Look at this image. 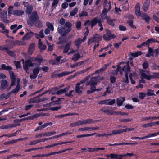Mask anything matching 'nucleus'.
I'll return each mask as SVG.
<instances>
[{
    "instance_id": "1",
    "label": "nucleus",
    "mask_w": 159,
    "mask_h": 159,
    "mask_svg": "<svg viewBox=\"0 0 159 159\" xmlns=\"http://www.w3.org/2000/svg\"><path fill=\"white\" fill-rule=\"evenodd\" d=\"M72 25L69 22H66L64 27L59 25L57 28L59 33L62 36H66L72 30Z\"/></svg>"
},
{
    "instance_id": "2",
    "label": "nucleus",
    "mask_w": 159,
    "mask_h": 159,
    "mask_svg": "<svg viewBox=\"0 0 159 159\" xmlns=\"http://www.w3.org/2000/svg\"><path fill=\"white\" fill-rule=\"evenodd\" d=\"M22 61H23V63L24 65V69L25 70L26 73H28V67L33 66H34V64L32 63L31 62L36 61L40 63L42 61V59L38 56H37L35 57L30 58L29 60L25 62V65H24V60H22Z\"/></svg>"
},
{
    "instance_id": "3",
    "label": "nucleus",
    "mask_w": 159,
    "mask_h": 159,
    "mask_svg": "<svg viewBox=\"0 0 159 159\" xmlns=\"http://www.w3.org/2000/svg\"><path fill=\"white\" fill-rule=\"evenodd\" d=\"M140 73L141 78L142 79H145L149 80L152 78H159V72L154 73L153 75H151L148 71L142 70Z\"/></svg>"
},
{
    "instance_id": "4",
    "label": "nucleus",
    "mask_w": 159,
    "mask_h": 159,
    "mask_svg": "<svg viewBox=\"0 0 159 159\" xmlns=\"http://www.w3.org/2000/svg\"><path fill=\"white\" fill-rule=\"evenodd\" d=\"M89 78V77L88 76L81 80L80 82L76 84L75 91L78 93L80 94L82 93V91L84 89V83Z\"/></svg>"
},
{
    "instance_id": "5",
    "label": "nucleus",
    "mask_w": 159,
    "mask_h": 159,
    "mask_svg": "<svg viewBox=\"0 0 159 159\" xmlns=\"http://www.w3.org/2000/svg\"><path fill=\"white\" fill-rule=\"evenodd\" d=\"M39 19V16L37 12L34 11L29 15V18L28 20V24L31 26L34 24L35 22Z\"/></svg>"
},
{
    "instance_id": "6",
    "label": "nucleus",
    "mask_w": 159,
    "mask_h": 159,
    "mask_svg": "<svg viewBox=\"0 0 159 159\" xmlns=\"http://www.w3.org/2000/svg\"><path fill=\"white\" fill-rule=\"evenodd\" d=\"M92 121L93 120L91 119H88L82 120H79V121L71 123L70 125V126L75 127L81 125H83L90 124Z\"/></svg>"
},
{
    "instance_id": "7",
    "label": "nucleus",
    "mask_w": 159,
    "mask_h": 159,
    "mask_svg": "<svg viewBox=\"0 0 159 159\" xmlns=\"http://www.w3.org/2000/svg\"><path fill=\"white\" fill-rule=\"evenodd\" d=\"M116 70L117 72H120V74H122V72L123 71L125 73V74H128V73L130 72L129 65L128 63H127V64L124 66L123 68L119 66L116 69Z\"/></svg>"
},
{
    "instance_id": "8",
    "label": "nucleus",
    "mask_w": 159,
    "mask_h": 159,
    "mask_svg": "<svg viewBox=\"0 0 159 159\" xmlns=\"http://www.w3.org/2000/svg\"><path fill=\"white\" fill-rule=\"evenodd\" d=\"M115 37V35L112 34L111 31L108 29L106 30V33L103 36V39L106 41L110 40L114 38Z\"/></svg>"
},
{
    "instance_id": "9",
    "label": "nucleus",
    "mask_w": 159,
    "mask_h": 159,
    "mask_svg": "<svg viewBox=\"0 0 159 159\" xmlns=\"http://www.w3.org/2000/svg\"><path fill=\"white\" fill-rule=\"evenodd\" d=\"M140 6L139 4H137L135 7V13L137 17L139 18L142 16V14L140 11Z\"/></svg>"
},
{
    "instance_id": "10",
    "label": "nucleus",
    "mask_w": 159,
    "mask_h": 159,
    "mask_svg": "<svg viewBox=\"0 0 159 159\" xmlns=\"http://www.w3.org/2000/svg\"><path fill=\"white\" fill-rule=\"evenodd\" d=\"M71 73V72H70L65 71L59 73L58 74L54 75V74H53L52 76V78H54L57 77H61L64 76Z\"/></svg>"
},
{
    "instance_id": "11",
    "label": "nucleus",
    "mask_w": 159,
    "mask_h": 159,
    "mask_svg": "<svg viewBox=\"0 0 159 159\" xmlns=\"http://www.w3.org/2000/svg\"><path fill=\"white\" fill-rule=\"evenodd\" d=\"M39 116V115L38 114H36L31 115L28 117L24 118L22 119H20L19 120V122H21L25 120H33L35 118H36Z\"/></svg>"
},
{
    "instance_id": "12",
    "label": "nucleus",
    "mask_w": 159,
    "mask_h": 159,
    "mask_svg": "<svg viewBox=\"0 0 159 159\" xmlns=\"http://www.w3.org/2000/svg\"><path fill=\"white\" fill-rule=\"evenodd\" d=\"M97 78L96 77H94L91 79L90 81L86 84V85H90V86H95L97 84Z\"/></svg>"
},
{
    "instance_id": "13",
    "label": "nucleus",
    "mask_w": 159,
    "mask_h": 159,
    "mask_svg": "<svg viewBox=\"0 0 159 159\" xmlns=\"http://www.w3.org/2000/svg\"><path fill=\"white\" fill-rule=\"evenodd\" d=\"M8 83L7 81L5 80H2L1 81V85L0 86V89L3 90L8 86Z\"/></svg>"
},
{
    "instance_id": "14",
    "label": "nucleus",
    "mask_w": 159,
    "mask_h": 159,
    "mask_svg": "<svg viewBox=\"0 0 159 159\" xmlns=\"http://www.w3.org/2000/svg\"><path fill=\"white\" fill-rule=\"evenodd\" d=\"M71 42L70 41L68 42L66 45L65 46L64 50L63 51V52L64 53H68V52L69 50L70 49V46L71 44Z\"/></svg>"
},
{
    "instance_id": "15",
    "label": "nucleus",
    "mask_w": 159,
    "mask_h": 159,
    "mask_svg": "<svg viewBox=\"0 0 159 159\" xmlns=\"http://www.w3.org/2000/svg\"><path fill=\"white\" fill-rule=\"evenodd\" d=\"M107 8L106 6H105L104 8L102 11V14L101 15V17L102 19H106L107 18Z\"/></svg>"
},
{
    "instance_id": "16",
    "label": "nucleus",
    "mask_w": 159,
    "mask_h": 159,
    "mask_svg": "<svg viewBox=\"0 0 159 159\" xmlns=\"http://www.w3.org/2000/svg\"><path fill=\"white\" fill-rule=\"evenodd\" d=\"M14 7L12 6H10L8 9V13L9 16L11 15H15L16 10H13Z\"/></svg>"
},
{
    "instance_id": "17",
    "label": "nucleus",
    "mask_w": 159,
    "mask_h": 159,
    "mask_svg": "<svg viewBox=\"0 0 159 159\" xmlns=\"http://www.w3.org/2000/svg\"><path fill=\"white\" fill-rule=\"evenodd\" d=\"M81 39L80 38H78L75 40L74 44L75 46H76L77 49H79L80 45L82 43Z\"/></svg>"
},
{
    "instance_id": "18",
    "label": "nucleus",
    "mask_w": 159,
    "mask_h": 159,
    "mask_svg": "<svg viewBox=\"0 0 159 159\" xmlns=\"http://www.w3.org/2000/svg\"><path fill=\"white\" fill-rule=\"evenodd\" d=\"M70 87H67L63 89H61L57 91L56 92V94L58 95H60L62 93L66 92L68 91Z\"/></svg>"
},
{
    "instance_id": "19",
    "label": "nucleus",
    "mask_w": 159,
    "mask_h": 159,
    "mask_svg": "<svg viewBox=\"0 0 159 159\" xmlns=\"http://www.w3.org/2000/svg\"><path fill=\"white\" fill-rule=\"evenodd\" d=\"M33 33L32 32H30L27 33L22 38V40L23 41L27 40L31 38L33 36Z\"/></svg>"
},
{
    "instance_id": "20",
    "label": "nucleus",
    "mask_w": 159,
    "mask_h": 159,
    "mask_svg": "<svg viewBox=\"0 0 159 159\" xmlns=\"http://www.w3.org/2000/svg\"><path fill=\"white\" fill-rule=\"evenodd\" d=\"M38 47L41 50H44L46 48V46L43 44L40 39L39 40Z\"/></svg>"
},
{
    "instance_id": "21",
    "label": "nucleus",
    "mask_w": 159,
    "mask_h": 159,
    "mask_svg": "<svg viewBox=\"0 0 159 159\" xmlns=\"http://www.w3.org/2000/svg\"><path fill=\"white\" fill-rule=\"evenodd\" d=\"M35 48V44L34 43H31L28 48V52L30 54H32Z\"/></svg>"
},
{
    "instance_id": "22",
    "label": "nucleus",
    "mask_w": 159,
    "mask_h": 159,
    "mask_svg": "<svg viewBox=\"0 0 159 159\" xmlns=\"http://www.w3.org/2000/svg\"><path fill=\"white\" fill-rule=\"evenodd\" d=\"M20 84L17 85L16 87L12 90L10 92L11 94L13 93H17L20 90Z\"/></svg>"
},
{
    "instance_id": "23",
    "label": "nucleus",
    "mask_w": 159,
    "mask_h": 159,
    "mask_svg": "<svg viewBox=\"0 0 159 159\" xmlns=\"http://www.w3.org/2000/svg\"><path fill=\"white\" fill-rule=\"evenodd\" d=\"M125 99V98L124 97L117 98L116 100V103L117 106H120L122 105Z\"/></svg>"
},
{
    "instance_id": "24",
    "label": "nucleus",
    "mask_w": 159,
    "mask_h": 159,
    "mask_svg": "<svg viewBox=\"0 0 159 159\" xmlns=\"http://www.w3.org/2000/svg\"><path fill=\"white\" fill-rule=\"evenodd\" d=\"M111 133L108 134L109 136H111L113 135H117L121 134L120 129L113 130L111 131Z\"/></svg>"
},
{
    "instance_id": "25",
    "label": "nucleus",
    "mask_w": 159,
    "mask_h": 159,
    "mask_svg": "<svg viewBox=\"0 0 159 159\" xmlns=\"http://www.w3.org/2000/svg\"><path fill=\"white\" fill-rule=\"evenodd\" d=\"M6 42L7 43H10L9 47L10 48H11L15 46L16 45V40L14 41H10L8 40H6Z\"/></svg>"
},
{
    "instance_id": "26",
    "label": "nucleus",
    "mask_w": 159,
    "mask_h": 159,
    "mask_svg": "<svg viewBox=\"0 0 159 159\" xmlns=\"http://www.w3.org/2000/svg\"><path fill=\"white\" fill-rule=\"evenodd\" d=\"M9 73L11 79V82H13V83H15L16 82V79L14 73L12 71H10L9 72Z\"/></svg>"
},
{
    "instance_id": "27",
    "label": "nucleus",
    "mask_w": 159,
    "mask_h": 159,
    "mask_svg": "<svg viewBox=\"0 0 159 159\" xmlns=\"http://www.w3.org/2000/svg\"><path fill=\"white\" fill-rule=\"evenodd\" d=\"M11 94L10 92L6 94H3L0 95V99H7L10 96Z\"/></svg>"
},
{
    "instance_id": "28",
    "label": "nucleus",
    "mask_w": 159,
    "mask_h": 159,
    "mask_svg": "<svg viewBox=\"0 0 159 159\" xmlns=\"http://www.w3.org/2000/svg\"><path fill=\"white\" fill-rule=\"evenodd\" d=\"M104 2L105 3L104 4V8L106 6L107 8V11H108L110 10L111 7L110 2H108L107 0L105 1Z\"/></svg>"
},
{
    "instance_id": "29",
    "label": "nucleus",
    "mask_w": 159,
    "mask_h": 159,
    "mask_svg": "<svg viewBox=\"0 0 159 159\" xmlns=\"http://www.w3.org/2000/svg\"><path fill=\"white\" fill-rule=\"evenodd\" d=\"M150 5L149 1L146 2L143 6V8L144 11H146L148 9Z\"/></svg>"
},
{
    "instance_id": "30",
    "label": "nucleus",
    "mask_w": 159,
    "mask_h": 159,
    "mask_svg": "<svg viewBox=\"0 0 159 159\" xmlns=\"http://www.w3.org/2000/svg\"><path fill=\"white\" fill-rule=\"evenodd\" d=\"M16 126L15 124H10L7 125H5L2 126L0 127V128L1 129H6L8 128H10L11 127H14Z\"/></svg>"
},
{
    "instance_id": "31",
    "label": "nucleus",
    "mask_w": 159,
    "mask_h": 159,
    "mask_svg": "<svg viewBox=\"0 0 159 159\" xmlns=\"http://www.w3.org/2000/svg\"><path fill=\"white\" fill-rule=\"evenodd\" d=\"M1 32L5 34L6 36L9 38L11 37L12 38H13L12 37H10L8 34V33L9 32V30L8 29H6L5 27H4V29H2V31H1Z\"/></svg>"
},
{
    "instance_id": "32",
    "label": "nucleus",
    "mask_w": 159,
    "mask_h": 159,
    "mask_svg": "<svg viewBox=\"0 0 159 159\" xmlns=\"http://www.w3.org/2000/svg\"><path fill=\"white\" fill-rule=\"evenodd\" d=\"M75 93V92L74 90L70 91L69 92L66 93L65 95L67 97H70L72 98L73 96V94Z\"/></svg>"
},
{
    "instance_id": "33",
    "label": "nucleus",
    "mask_w": 159,
    "mask_h": 159,
    "mask_svg": "<svg viewBox=\"0 0 159 159\" xmlns=\"http://www.w3.org/2000/svg\"><path fill=\"white\" fill-rule=\"evenodd\" d=\"M96 133H93V134H82L80 135H77L76 137L77 138H82V137H84L87 136H90L92 135H93L95 134H96Z\"/></svg>"
},
{
    "instance_id": "34",
    "label": "nucleus",
    "mask_w": 159,
    "mask_h": 159,
    "mask_svg": "<svg viewBox=\"0 0 159 159\" xmlns=\"http://www.w3.org/2000/svg\"><path fill=\"white\" fill-rule=\"evenodd\" d=\"M106 104L112 105L115 102V100L114 99H109L106 100Z\"/></svg>"
},
{
    "instance_id": "35",
    "label": "nucleus",
    "mask_w": 159,
    "mask_h": 159,
    "mask_svg": "<svg viewBox=\"0 0 159 159\" xmlns=\"http://www.w3.org/2000/svg\"><path fill=\"white\" fill-rule=\"evenodd\" d=\"M80 55L78 53H76L74 55L73 57L72 58V59L75 61H76L79 59L80 58Z\"/></svg>"
},
{
    "instance_id": "36",
    "label": "nucleus",
    "mask_w": 159,
    "mask_h": 159,
    "mask_svg": "<svg viewBox=\"0 0 159 159\" xmlns=\"http://www.w3.org/2000/svg\"><path fill=\"white\" fill-rule=\"evenodd\" d=\"M93 37L96 42L100 41L102 39V36L98 34H94L93 35Z\"/></svg>"
},
{
    "instance_id": "37",
    "label": "nucleus",
    "mask_w": 159,
    "mask_h": 159,
    "mask_svg": "<svg viewBox=\"0 0 159 159\" xmlns=\"http://www.w3.org/2000/svg\"><path fill=\"white\" fill-rule=\"evenodd\" d=\"M146 95L148 96H152L153 95H156L154 94V91L150 89L148 90L147 92L146 93Z\"/></svg>"
},
{
    "instance_id": "38",
    "label": "nucleus",
    "mask_w": 159,
    "mask_h": 159,
    "mask_svg": "<svg viewBox=\"0 0 159 159\" xmlns=\"http://www.w3.org/2000/svg\"><path fill=\"white\" fill-rule=\"evenodd\" d=\"M24 13V11L22 10H16L15 15L17 16H21Z\"/></svg>"
},
{
    "instance_id": "39",
    "label": "nucleus",
    "mask_w": 159,
    "mask_h": 159,
    "mask_svg": "<svg viewBox=\"0 0 159 159\" xmlns=\"http://www.w3.org/2000/svg\"><path fill=\"white\" fill-rule=\"evenodd\" d=\"M1 17L2 19L6 18L7 16V11H3L1 14Z\"/></svg>"
},
{
    "instance_id": "40",
    "label": "nucleus",
    "mask_w": 159,
    "mask_h": 159,
    "mask_svg": "<svg viewBox=\"0 0 159 159\" xmlns=\"http://www.w3.org/2000/svg\"><path fill=\"white\" fill-rule=\"evenodd\" d=\"M81 23L80 21H78L75 23L76 28L77 30H80L81 28Z\"/></svg>"
},
{
    "instance_id": "41",
    "label": "nucleus",
    "mask_w": 159,
    "mask_h": 159,
    "mask_svg": "<svg viewBox=\"0 0 159 159\" xmlns=\"http://www.w3.org/2000/svg\"><path fill=\"white\" fill-rule=\"evenodd\" d=\"M152 126H154V124L153 122L141 125V126L144 128L151 127Z\"/></svg>"
},
{
    "instance_id": "42",
    "label": "nucleus",
    "mask_w": 159,
    "mask_h": 159,
    "mask_svg": "<svg viewBox=\"0 0 159 159\" xmlns=\"http://www.w3.org/2000/svg\"><path fill=\"white\" fill-rule=\"evenodd\" d=\"M33 9V7L31 5H29L27 7L26 12L28 15L30 14Z\"/></svg>"
},
{
    "instance_id": "43",
    "label": "nucleus",
    "mask_w": 159,
    "mask_h": 159,
    "mask_svg": "<svg viewBox=\"0 0 159 159\" xmlns=\"http://www.w3.org/2000/svg\"><path fill=\"white\" fill-rule=\"evenodd\" d=\"M78 9L77 8H74L70 12V15L71 16H74L78 12Z\"/></svg>"
},
{
    "instance_id": "44",
    "label": "nucleus",
    "mask_w": 159,
    "mask_h": 159,
    "mask_svg": "<svg viewBox=\"0 0 159 159\" xmlns=\"http://www.w3.org/2000/svg\"><path fill=\"white\" fill-rule=\"evenodd\" d=\"M141 54L142 52L141 51H138L137 52L132 53L131 55L133 57H136L139 56Z\"/></svg>"
},
{
    "instance_id": "45",
    "label": "nucleus",
    "mask_w": 159,
    "mask_h": 159,
    "mask_svg": "<svg viewBox=\"0 0 159 159\" xmlns=\"http://www.w3.org/2000/svg\"><path fill=\"white\" fill-rule=\"evenodd\" d=\"M141 17H142L146 21H148L149 20L150 18L149 16L145 14H142V16Z\"/></svg>"
},
{
    "instance_id": "46",
    "label": "nucleus",
    "mask_w": 159,
    "mask_h": 159,
    "mask_svg": "<svg viewBox=\"0 0 159 159\" xmlns=\"http://www.w3.org/2000/svg\"><path fill=\"white\" fill-rule=\"evenodd\" d=\"M98 22L96 18H94L91 21V26L92 28H93L95 26Z\"/></svg>"
},
{
    "instance_id": "47",
    "label": "nucleus",
    "mask_w": 159,
    "mask_h": 159,
    "mask_svg": "<svg viewBox=\"0 0 159 159\" xmlns=\"http://www.w3.org/2000/svg\"><path fill=\"white\" fill-rule=\"evenodd\" d=\"M46 25L48 28L50 29L52 31L54 30V27L53 25L49 22H47L46 24Z\"/></svg>"
},
{
    "instance_id": "48",
    "label": "nucleus",
    "mask_w": 159,
    "mask_h": 159,
    "mask_svg": "<svg viewBox=\"0 0 159 159\" xmlns=\"http://www.w3.org/2000/svg\"><path fill=\"white\" fill-rule=\"evenodd\" d=\"M78 130L80 131H87L89 130L90 131V129L89 127H84L80 128L78 129Z\"/></svg>"
},
{
    "instance_id": "49",
    "label": "nucleus",
    "mask_w": 159,
    "mask_h": 159,
    "mask_svg": "<svg viewBox=\"0 0 159 159\" xmlns=\"http://www.w3.org/2000/svg\"><path fill=\"white\" fill-rule=\"evenodd\" d=\"M88 15V13L86 11H82L79 14V16L80 17L86 16Z\"/></svg>"
},
{
    "instance_id": "50",
    "label": "nucleus",
    "mask_w": 159,
    "mask_h": 159,
    "mask_svg": "<svg viewBox=\"0 0 159 159\" xmlns=\"http://www.w3.org/2000/svg\"><path fill=\"white\" fill-rule=\"evenodd\" d=\"M146 94L143 92H140L139 93V97L140 98L143 99L146 96Z\"/></svg>"
},
{
    "instance_id": "51",
    "label": "nucleus",
    "mask_w": 159,
    "mask_h": 159,
    "mask_svg": "<svg viewBox=\"0 0 159 159\" xmlns=\"http://www.w3.org/2000/svg\"><path fill=\"white\" fill-rule=\"evenodd\" d=\"M132 119H121L119 120V121L121 122H130L131 121H132Z\"/></svg>"
},
{
    "instance_id": "52",
    "label": "nucleus",
    "mask_w": 159,
    "mask_h": 159,
    "mask_svg": "<svg viewBox=\"0 0 159 159\" xmlns=\"http://www.w3.org/2000/svg\"><path fill=\"white\" fill-rule=\"evenodd\" d=\"M56 134V132H46L44 134V135L45 136H51L52 135H54Z\"/></svg>"
},
{
    "instance_id": "53",
    "label": "nucleus",
    "mask_w": 159,
    "mask_h": 159,
    "mask_svg": "<svg viewBox=\"0 0 159 159\" xmlns=\"http://www.w3.org/2000/svg\"><path fill=\"white\" fill-rule=\"evenodd\" d=\"M35 35L39 36L41 38H43L44 37V35L43 33V30H42L40 31L38 34H35Z\"/></svg>"
},
{
    "instance_id": "54",
    "label": "nucleus",
    "mask_w": 159,
    "mask_h": 159,
    "mask_svg": "<svg viewBox=\"0 0 159 159\" xmlns=\"http://www.w3.org/2000/svg\"><path fill=\"white\" fill-rule=\"evenodd\" d=\"M40 69V67H37L34 69L33 70V73L37 75L39 73Z\"/></svg>"
},
{
    "instance_id": "55",
    "label": "nucleus",
    "mask_w": 159,
    "mask_h": 159,
    "mask_svg": "<svg viewBox=\"0 0 159 159\" xmlns=\"http://www.w3.org/2000/svg\"><path fill=\"white\" fill-rule=\"evenodd\" d=\"M107 67V66L106 65H105V66H104V67L96 71L95 72V73H99L102 72L106 69Z\"/></svg>"
},
{
    "instance_id": "56",
    "label": "nucleus",
    "mask_w": 159,
    "mask_h": 159,
    "mask_svg": "<svg viewBox=\"0 0 159 159\" xmlns=\"http://www.w3.org/2000/svg\"><path fill=\"white\" fill-rule=\"evenodd\" d=\"M58 101H52L51 102L50 104H46V106L44 105L45 107H50L52 105H54L56 104H57V102Z\"/></svg>"
},
{
    "instance_id": "57",
    "label": "nucleus",
    "mask_w": 159,
    "mask_h": 159,
    "mask_svg": "<svg viewBox=\"0 0 159 159\" xmlns=\"http://www.w3.org/2000/svg\"><path fill=\"white\" fill-rule=\"evenodd\" d=\"M96 42L93 36L92 38H91L89 39L88 40V44L89 45H90L93 43Z\"/></svg>"
},
{
    "instance_id": "58",
    "label": "nucleus",
    "mask_w": 159,
    "mask_h": 159,
    "mask_svg": "<svg viewBox=\"0 0 159 159\" xmlns=\"http://www.w3.org/2000/svg\"><path fill=\"white\" fill-rule=\"evenodd\" d=\"M107 23L108 24H110V25L112 26H114V24L113 23V21L112 20L108 18H107Z\"/></svg>"
},
{
    "instance_id": "59",
    "label": "nucleus",
    "mask_w": 159,
    "mask_h": 159,
    "mask_svg": "<svg viewBox=\"0 0 159 159\" xmlns=\"http://www.w3.org/2000/svg\"><path fill=\"white\" fill-rule=\"evenodd\" d=\"M40 142L39 140H36L33 141H30V145H34Z\"/></svg>"
},
{
    "instance_id": "60",
    "label": "nucleus",
    "mask_w": 159,
    "mask_h": 159,
    "mask_svg": "<svg viewBox=\"0 0 159 159\" xmlns=\"http://www.w3.org/2000/svg\"><path fill=\"white\" fill-rule=\"evenodd\" d=\"M47 43L48 47V50L49 51H52L53 49V45L52 44H51L50 43L47 42Z\"/></svg>"
},
{
    "instance_id": "61",
    "label": "nucleus",
    "mask_w": 159,
    "mask_h": 159,
    "mask_svg": "<svg viewBox=\"0 0 159 159\" xmlns=\"http://www.w3.org/2000/svg\"><path fill=\"white\" fill-rule=\"evenodd\" d=\"M149 44H151L153 43L157 42V40H155L154 38H151L147 40Z\"/></svg>"
},
{
    "instance_id": "62",
    "label": "nucleus",
    "mask_w": 159,
    "mask_h": 159,
    "mask_svg": "<svg viewBox=\"0 0 159 159\" xmlns=\"http://www.w3.org/2000/svg\"><path fill=\"white\" fill-rule=\"evenodd\" d=\"M157 118L156 117V116H153V117H146L144 119V120H156V118Z\"/></svg>"
},
{
    "instance_id": "63",
    "label": "nucleus",
    "mask_w": 159,
    "mask_h": 159,
    "mask_svg": "<svg viewBox=\"0 0 159 159\" xmlns=\"http://www.w3.org/2000/svg\"><path fill=\"white\" fill-rule=\"evenodd\" d=\"M61 108L60 106H57L54 107H51L49 108L50 110L52 111H57Z\"/></svg>"
},
{
    "instance_id": "64",
    "label": "nucleus",
    "mask_w": 159,
    "mask_h": 159,
    "mask_svg": "<svg viewBox=\"0 0 159 159\" xmlns=\"http://www.w3.org/2000/svg\"><path fill=\"white\" fill-rule=\"evenodd\" d=\"M14 63L16 68H20V67L21 65L20 61H15Z\"/></svg>"
}]
</instances>
